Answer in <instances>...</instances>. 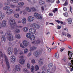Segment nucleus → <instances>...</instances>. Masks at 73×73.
<instances>
[{
  "label": "nucleus",
  "mask_w": 73,
  "mask_h": 73,
  "mask_svg": "<svg viewBox=\"0 0 73 73\" xmlns=\"http://www.w3.org/2000/svg\"><path fill=\"white\" fill-rule=\"evenodd\" d=\"M19 62L21 65H24L25 64V60L24 59H20L19 60Z\"/></svg>",
  "instance_id": "nucleus-15"
},
{
  "label": "nucleus",
  "mask_w": 73,
  "mask_h": 73,
  "mask_svg": "<svg viewBox=\"0 0 73 73\" xmlns=\"http://www.w3.org/2000/svg\"><path fill=\"white\" fill-rule=\"evenodd\" d=\"M37 49V46H33L31 47L30 48V51L31 52H33V50H36Z\"/></svg>",
  "instance_id": "nucleus-14"
},
{
  "label": "nucleus",
  "mask_w": 73,
  "mask_h": 73,
  "mask_svg": "<svg viewBox=\"0 0 73 73\" xmlns=\"http://www.w3.org/2000/svg\"><path fill=\"white\" fill-rule=\"evenodd\" d=\"M18 50L17 48H15L14 49V53L15 56H17L18 54Z\"/></svg>",
  "instance_id": "nucleus-19"
},
{
  "label": "nucleus",
  "mask_w": 73,
  "mask_h": 73,
  "mask_svg": "<svg viewBox=\"0 0 73 73\" xmlns=\"http://www.w3.org/2000/svg\"><path fill=\"white\" fill-rule=\"evenodd\" d=\"M31 9L32 11H36V9L35 7H33L31 8Z\"/></svg>",
  "instance_id": "nucleus-53"
},
{
  "label": "nucleus",
  "mask_w": 73,
  "mask_h": 73,
  "mask_svg": "<svg viewBox=\"0 0 73 73\" xmlns=\"http://www.w3.org/2000/svg\"><path fill=\"white\" fill-rule=\"evenodd\" d=\"M25 9L26 10V11H28V12H30L31 11V9H30V8H29V7H27Z\"/></svg>",
  "instance_id": "nucleus-33"
},
{
  "label": "nucleus",
  "mask_w": 73,
  "mask_h": 73,
  "mask_svg": "<svg viewBox=\"0 0 73 73\" xmlns=\"http://www.w3.org/2000/svg\"><path fill=\"white\" fill-rule=\"evenodd\" d=\"M29 39H30V40H34L35 39V36H34V35H31Z\"/></svg>",
  "instance_id": "nucleus-25"
},
{
  "label": "nucleus",
  "mask_w": 73,
  "mask_h": 73,
  "mask_svg": "<svg viewBox=\"0 0 73 73\" xmlns=\"http://www.w3.org/2000/svg\"><path fill=\"white\" fill-rule=\"evenodd\" d=\"M41 42V40H40V39H38L36 40V44H40Z\"/></svg>",
  "instance_id": "nucleus-41"
},
{
  "label": "nucleus",
  "mask_w": 73,
  "mask_h": 73,
  "mask_svg": "<svg viewBox=\"0 0 73 73\" xmlns=\"http://www.w3.org/2000/svg\"><path fill=\"white\" fill-rule=\"evenodd\" d=\"M9 23L11 26V29H13L16 26L15 20L13 19H11L9 20Z\"/></svg>",
  "instance_id": "nucleus-3"
},
{
  "label": "nucleus",
  "mask_w": 73,
  "mask_h": 73,
  "mask_svg": "<svg viewBox=\"0 0 73 73\" xmlns=\"http://www.w3.org/2000/svg\"><path fill=\"white\" fill-rule=\"evenodd\" d=\"M42 52V50H41L40 51H38L37 50L34 52L33 53V55L36 57V58H37V57H38L40 56L41 55V53Z\"/></svg>",
  "instance_id": "nucleus-4"
},
{
  "label": "nucleus",
  "mask_w": 73,
  "mask_h": 73,
  "mask_svg": "<svg viewBox=\"0 0 73 73\" xmlns=\"http://www.w3.org/2000/svg\"><path fill=\"white\" fill-rule=\"evenodd\" d=\"M62 34L64 36H66V33L65 32L62 33Z\"/></svg>",
  "instance_id": "nucleus-62"
},
{
  "label": "nucleus",
  "mask_w": 73,
  "mask_h": 73,
  "mask_svg": "<svg viewBox=\"0 0 73 73\" xmlns=\"http://www.w3.org/2000/svg\"><path fill=\"white\" fill-rule=\"evenodd\" d=\"M14 16L16 18H18L19 17V14H17L16 13H15L14 14Z\"/></svg>",
  "instance_id": "nucleus-36"
},
{
  "label": "nucleus",
  "mask_w": 73,
  "mask_h": 73,
  "mask_svg": "<svg viewBox=\"0 0 73 73\" xmlns=\"http://www.w3.org/2000/svg\"><path fill=\"white\" fill-rule=\"evenodd\" d=\"M56 71V66H54L52 69V72H55Z\"/></svg>",
  "instance_id": "nucleus-23"
},
{
  "label": "nucleus",
  "mask_w": 73,
  "mask_h": 73,
  "mask_svg": "<svg viewBox=\"0 0 73 73\" xmlns=\"http://www.w3.org/2000/svg\"><path fill=\"white\" fill-rule=\"evenodd\" d=\"M50 69H47L46 71V73H50Z\"/></svg>",
  "instance_id": "nucleus-51"
},
{
  "label": "nucleus",
  "mask_w": 73,
  "mask_h": 73,
  "mask_svg": "<svg viewBox=\"0 0 73 73\" xmlns=\"http://www.w3.org/2000/svg\"><path fill=\"white\" fill-rule=\"evenodd\" d=\"M27 69H29L31 68V65L29 63H27Z\"/></svg>",
  "instance_id": "nucleus-42"
},
{
  "label": "nucleus",
  "mask_w": 73,
  "mask_h": 73,
  "mask_svg": "<svg viewBox=\"0 0 73 73\" xmlns=\"http://www.w3.org/2000/svg\"><path fill=\"white\" fill-rule=\"evenodd\" d=\"M3 58H2V60H1V64L2 65L3 68H4L5 65H4V64H3Z\"/></svg>",
  "instance_id": "nucleus-45"
},
{
  "label": "nucleus",
  "mask_w": 73,
  "mask_h": 73,
  "mask_svg": "<svg viewBox=\"0 0 73 73\" xmlns=\"http://www.w3.org/2000/svg\"><path fill=\"white\" fill-rule=\"evenodd\" d=\"M23 43V45L26 47H27L29 45V42L27 40H24Z\"/></svg>",
  "instance_id": "nucleus-11"
},
{
  "label": "nucleus",
  "mask_w": 73,
  "mask_h": 73,
  "mask_svg": "<svg viewBox=\"0 0 73 73\" xmlns=\"http://www.w3.org/2000/svg\"><path fill=\"white\" fill-rule=\"evenodd\" d=\"M7 25V22L5 20L3 21L2 23V26L3 27H5Z\"/></svg>",
  "instance_id": "nucleus-18"
},
{
  "label": "nucleus",
  "mask_w": 73,
  "mask_h": 73,
  "mask_svg": "<svg viewBox=\"0 0 73 73\" xmlns=\"http://www.w3.org/2000/svg\"><path fill=\"white\" fill-rule=\"evenodd\" d=\"M55 57L57 58V59H58V58H59V56L58 53H56L55 54Z\"/></svg>",
  "instance_id": "nucleus-40"
},
{
  "label": "nucleus",
  "mask_w": 73,
  "mask_h": 73,
  "mask_svg": "<svg viewBox=\"0 0 73 73\" xmlns=\"http://www.w3.org/2000/svg\"><path fill=\"white\" fill-rule=\"evenodd\" d=\"M17 12H19V11H20V9L18 8V9H16L15 10Z\"/></svg>",
  "instance_id": "nucleus-59"
},
{
  "label": "nucleus",
  "mask_w": 73,
  "mask_h": 73,
  "mask_svg": "<svg viewBox=\"0 0 73 73\" xmlns=\"http://www.w3.org/2000/svg\"><path fill=\"white\" fill-rule=\"evenodd\" d=\"M20 46L21 48H25V47L23 46L22 44H20Z\"/></svg>",
  "instance_id": "nucleus-55"
},
{
  "label": "nucleus",
  "mask_w": 73,
  "mask_h": 73,
  "mask_svg": "<svg viewBox=\"0 0 73 73\" xmlns=\"http://www.w3.org/2000/svg\"><path fill=\"white\" fill-rule=\"evenodd\" d=\"M17 27L19 28H23V26L21 25H19L17 26Z\"/></svg>",
  "instance_id": "nucleus-63"
},
{
  "label": "nucleus",
  "mask_w": 73,
  "mask_h": 73,
  "mask_svg": "<svg viewBox=\"0 0 73 73\" xmlns=\"http://www.w3.org/2000/svg\"><path fill=\"white\" fill-rule=\"evenodd\" d=\"M31 62L32 64H35V60L34 59H32L31 61Z\"/></svg>",
  "instance_id": "nucleus-52"
},
{
  "label": "nucleus",
  "mask_w": 73,
  "mask_h": 73,
  "mask_svg": "<svg viewBox=\"0 0 73 73\" xmlns=\"http://www.w3.org/2000/svg\"><path fill=\"white\" fill-rule=\"evenodd\" d=\"M15 69L16 71H18V72H20V71H21V70L20 66L17 65L15 66Z\"/></svg>",
  "instance_id": "nucleus-13"
},
{
  "label": "nucleus",
  "mask_w": 73,
  "mask_h": 73,
  "mask_svg": "<svg viewBox=\"0 0 73 73\" xmlns=\"http://www.w3.org/2000/svg\"><path fill=\"white\" fill-rule=\"evenodd\" d=\"M10 6L11 8H16V6L14 5H11Z\"/></svg>",
  "instance_id": "nucleus-54"
},
{
  "label": "nucleus",
  "mask_w": 73,
  "mask_h": 73,
  "mask_svg": "<svg viewBox=\"0 0 73 73\" xmlns=\"http://www.w3.org/2000/svg\"><path fill=\"white\" fill-rule=\"evenodd\" d=\"M68 55L69 56V59L71 60L72 58V52L68 51Z\"/></svg>",
  "instance_id": "nucleus-16"
},
{
  "label": "nucleus",
  "mask_w": 73,
  "mask_h": 73,
  "mask_svg": "<svg viewBox=\"0 0 73 73\" xmlns=\"http://www.w3.org/2000/svg\"><path fill=\"white\" fill-rule=\"evenodd\" d=\"M32 52L29 53L28 55H27V56L28 57H29V56H31V55H32Z\"/></svg>",
  "instance_id": "nucleus-58"
},
{
  "label": "nucleus",
  "mask_w": 73,
  "mask_h": 73,
  "mask_svg": "<svg viewBox=\"0 0 73 73\" xmlns=\"http://www.w3.org/2000/svg\"><path fill=\"white\" fill-rule=\"evenodd\" d=\"M15 37L19 39L21 37H20V35L17 34L15 35Z\"/></svg>",
  "instance_id": "nucleus-29"
},
{
  "label": "nucleus",
  "mask_w": 73,
  "mask_h": 73,
  "mask_svg": "<svg viewBox=\"0 0 73 73\" xmlns=\"http://www.w3.org/2000/svg\"><path fill=\"white\" fill-rule=\"evenodd\" d=\"M5 15L3 13H0V19H3L4 18Z\"/></svg>",
  "instance_id": "nucleus-22"
},
{
  "label": "nucleus",
  "mask_w": 73,
  "mask_h": 73,
  "mask_svg": "<svg viewBox=\"0 0 73 73\" xmlns=\"http://www.w3.org/2000/svg\"><path fill=\"white\" fill-rule=\"evenodd\" d=\"M10 61L11 62H15L16 61V58L14 55H12L10 58Z\"/></svg>",
  "instance_id": "nucleus-7"
},
{
  "label": "nucleus",
  "mask_w": 73,
  "mask_h": 73,
  "mask_svg": "<svg viewBox=\"0 0 73 73\" xmlns=\"http://www.w3.org/2000/svg\"><path fill=\"white\" fill-rule=\"evenodd\" d=\"M39 3L40 5H44V4H45V3L44 2L41 0H40L39 1Z\"/></svg>",
  "instance_id": "nucleus-32"
},
{
  "label": "nucleus",
  "mask_w": 73,
  "mask_h": 73,
  "mask_svg": "<svg viewBox=\"0 0 73 73\" xmlns=\"http://www.w3.org/2000/svg\"><path fill=\"white\" fill-rule=\"evenodd\" d=\"M28 19H35V18L32 16H30L28 17Z\"/></svg>",
  "instance_id": "nucleus-61"
},
{
  "label": "nucleus",
  "mask_w": 73,
  "mask_h": 73,
  "mask_svg": "<svg viewBox=\"0 0 73 73\" xmlns=\"http://www.w3.org/2000/svg\"><path fill=\"white\" fill-rule=\"evenodd\" d=\"M68 65L70 67V71H73V60H71V63H69L68 64Z\"/></svg>",
  "instance_id": "nucleus-10"
},
{
  "label": "nucleus",
  "mask_w": 73,
  "mask_h": 73,
  "mask_svg": "<svg viewBox=\"0 0 73 73\" xmlns=\"http://www.w3.org/2000/svg\"><path fill=\"white\" fill-rule=\"evenodd\" d=\"M20 30L19 29H17L15 30V32L17 33L20 32Z\"/></svg>",
  "instance_id": "nucleus-43"
},
{
  "label": "nucleus",
  "mask_w": 73,
  "mask_h": 73,
  "mask_svg": "<svg viewBox=\"0 0 73 73\" xmlns=\"http://www.w3.org/2000/svg\"><path fill=\"white\" fill-rule=\"evenodd\" d=\"M34 20V19H28V21H29L31 22V21H33Z\"/></svg>",
  "instance_id": "nucleus-46"
},
{
  "label": "nucleus",
  "mask_w": 73,
  "mask_h": 73,
  "mask_svg": "<svg viewBox=\"0 0 73 73\" xmlns=\"http://www.w3.org/2000/svg\"><path fill=\"white\" fill-rule=\"evenodd\" d=\"M28 51V49L27 48H26L24 50V53H27Z\"/></svg>",
  "instance_id": "nucleus-48"
},
{
  "label": "nucleus",
  "mask_w": 73,
  "mask_h": 73,
  "mask_svg": "<svg viewBox=\"0 0 73 73\" xmlns=\"http://www.w3.org/2000/svg\"><path fill=\"white\" fill-rule=\"evenodd\" d=\"M63 15L65 17H68V16H69V14H68V13L67 12L63 13Z\"/></svg>",
  "instance_id": "nucleus-31"
},
{
  "label": "nucleus",
  "mask_w": 73,
  "mask_h": 73,
  "mask_svg": "<svg viewBox=\"0 0 73 73\" xmlns=\"http://www.w3.org/2000/svg\"><path fill=\"white\" fill-rule=\"evenodd\" d=\"M24 58V57L23 56H19L20 59H23V58Z\"/></svg>",
  "instance_id": "nucleus-60"
},
{
  "label": "nucleus",
  "mask_w": 73,
  "mask_h": 73,
  "mask_svg": "<svg viewBox=\"0 0 73 73\" xmlns=\"http://www.w3.org/2000/svg\"><path fill=\"white\" fill-rule=\"evenodd\" d=\"M67 36L68 38H70L71 37V35L69 34H67Z\"/></svg>",
  "instance_id": "nucleus-57"
},
{
  "label": "nucleus",
  "mask_w": 73,
  "mask_h": 73,
  "mask_svg": "<svg viewBox=\"0 0 73 73\" xmlns=\"http://www.w3.org/2000/svg\"><path fill=\"white\" fill-rule=\"evenodd\" d=\"M32 34H31L28 33H27L26 34V37L27 38H31V36H32Z\"/></svg>",
  "instance_id": "nucleus-20"
},
{
  "label": "nucleus",
  "mask_w": 73,
  "mask_h": 73,
  "mask_svg": "<svg viewBox=\"0 0 73 73\" xmlns=\"http://www.w3.org/2000/svg\"><path fill=\"white\" fill-rule=\"evenodd\" d=\"M7 52L9 55H12L13 53L12 48L10 47H8L7 49Z\"/></svg>",
  "instance_id": "nucleus-9"
},
{
  "label": "nucleus",
  "mask_w": 73,
  "mask_h": 73,
  "mask_svg": "<svg viewBox=\"0 0 73 73\" xmlns=\"http://www.w3.org/2000/svg\"><path fill=\"white\" fill-rule=\"evenodd\" d=\"M23 71L24 73H27V72L28 70L26 68H23Z\"/></svg>",
  "instance_id": "nucleus-38"
},
{
  "label": "nucleus",
  "mask_w": 73,
  "mask_h": 73,
  "mask_svg": "<svg viewBox=\"0 0 73 73\" xmlns=\"http://www.w3.org/2000/svg\"><path fill=\"white\" fill-rule=\"evenodd\" d=\"M63 9L64 11H65V12H66V11H67V9L66 8L64 7L63 8Z\"/></svg>",
  "instance_id": "nucleus-56"
},
{
  "label": "nucleus",
  "mask_w": 73,
  "mask_h": 73,
  "mask_svg": "<svg viewBox=\"0 0 73 73\" xmlns=\"http://www.w3.org/2000/svg\"><path fill=\"white\" fill-rule=\"evenodd\" d=\"M62 61L64 62H65L66 61V57H64L62 60Z\"/></svg>",
  "instance_id": "nucleus-47"
},
{
  "label": "nucleus",
  "mask_w": 73,
  "mask_h": 73,
  "mask_svg": "<svg viewBox=\"0 0 73 73\" xmlns=\"http://www.w3.org/2000/svg\"><path fill=\"white\" fill-rule=\"evenodd\" d=\"M27 21V20L25 19H23L22 20V22L23 24H25Z\"/></svg>",
  "instance_id": "nucleus-37"
},
{
  "label": "nucleus",
  "mask_w": 73,
  "mask_h": 73,
  "mask_svg": "<svg viewBox=\"0 0 73 73\" xmlns=\"http://www.w3.org/2000/svg\"><path fill=\"white\" fill-rule=\"evenodd\" d=\"M68 23L69 24H72V19H68Z\"/></svg>",
  "instance_id": "nucleus-24"
},
{
  "label": "nucleus",
  "mask_w": 73,
  "mask_h": 73,
  "mask_svg": "<svg viewBox=\"0 0 73 73\" xmlns=\"http://www.w3.org/2000/svg\"><path fill=\"white\" fill-rule=\"evenodd\" d=\"M31 72L33 73H34L35 72V69H34V66H32L31 68Z\"/></svg>",
  "instance_id": "nucleus-26"
},
{
  "label": "nucleus",
  "mask_w": 73,
  "mask_h": 73,
  "mask_svg": "<svg viewBox=\"0 0 73 73\" xmlns=\"http://www.w3.org/2000/svg\"><path fill=\"white\" fill-rule=\"evenodd\" d=\"M5 35H7L8 37V40L10 41L14 40L13 39V35H12L11 31L10 30H8L7 31V33L5 34Z\"/></svg>",
  "instance_id": "nucleus-2"
},
{
  "label": "nucleus",
  "mask_w": 73,
  "mask_h": 73,
  "mask_svg": "<svg viewBox=\"0 0 73 73\" xmlns=\"http://www.w3.org/2000/svg\"><path fill=\"white\" fill-rule=\"evenodd\" d=\"M68 1H66L63 4L64 6H66V5H68Z\"/></svg>",
  "instance_id": "nucleus-50"
},
{
  "label": "nucleus",
  "mask_w": 73,
  "mask_h": 73,
  "mask_svg": "<svg viewBox=\"0 0 73 73\" xmlns=\"http://www.w3.org/2000/svg\"><path fill=\"white\" fill-rule=\"evenodd\" d=\"M34 15L36 19H42V16L40 14H38L37 13H35Z\"/></svg>",
  "instance_id": "nucleus-6"
},
{
  "label": "nucleus",
  "mask_w": 73,
  "mask_h": 73,
  "mask_svg": "<svg viewBox=\"0 0 73 73\" xmlns=\"http://www.w3.org/2000/svg\"><path fill=\"white\" fill-rule=\"evenodd\" d=\"M43 61L41 58H40L38 60V64L40 66H42L43 65Z\"/></svg>",
  "instance_id": "nucleus-17"
},
{
  "label": "nucleus",
  "mask_w": 73,
  "mask_h": 73,
  "mask_svg": "<svg viewBox=\"0 0 73 73\" xmlns=\"http://www.w3.org/2000/svg\"><path fill=\"white\" fill-rule=\"evenodd\" d=\"M13 11L12 9H10L7 10L6 12V13L7 15H11L13 13Z\"/></svg>",
  "instance_id": "nucleus-12"
},
{
  "label": "nucleus",
  "mask_w": 73,
  "mask_h": 73,
  "mask_svg": "<svg viewBox=\"0 0 73 73\" xmlns=\"http://www.w3.org/2000/svg\"><path fill=\"white\" fill-rule=\"evenodd\" d=\"M0 56L1 57H4L5 58L7 69L9 70L10 69V65H9V63L8 62V59L7 57L4 53V52H2V51H1L0 52Z\"/></svg>",
  "instance_id": "nucleus-1"
},
{
  "label": "nucleus",
  "mask_w": 73,
  "mask_h": 73,
  "mask_svg": "<svg viewBox=\"0 0 73 73\" xmlns=\"http://www.w3.org/2000/svg\"><path fill=\"white\" fill-rule=\"evenodd\" d=\"M31 26L33 28H36V29H39L40 28V26L38 25L35 23H33L31 24Z\"/></svg>",
  "instance_id": "nucleus-8"
},
{
  "label": "nucleus",
  "mask_w": 73,
  "mask_h": 73,
  "mask_svg": "<svg viewBox=\"0 0 73 73\" xmlns=\"http://www.w3.org/2000/svg\"><path fill=\"white\" fill-rule=\"evenodd\" d=\"M41 70L43 71H46V66H44L42 68Z\"/></svg>",
  "instance_id": "nucleus-27"
},
{
  "label": "nucleus",
  "mask_w": 73,
  "mask_h": 73,
  "mask_svg": "<svg viewBox=\"0 0 73 73\" xmlns=\"http://www.w3.org/2000/svg\"><path fill=\"white\" fill-rule=\"evenodd\" d=\"M35 71H37L39 69V67L37 65H36L35 66Z\"/></svg>",
  "instance_id": "nucleus-35"
},
{
  "label": "nucleus",
  "mask_w": 73,
  "mask_h": 73,
  "mask_svg": "<svg viewBox=\"0 0 73 73\" xmlns=\"http://www.w3.org/2000/svg\"><path fill=\"white\" fill-rule=\"evenodd\" d=\"M33 28H31L29 30V32L31 34H33Z\"/></svg>",
  "instance_id": "nucleus-39"
},
{
  "label": "nucleus",
  "mask_w": 73,
  "mask_h": 73,
  "mask_svg": "<svg viewBox=\"0 0 73 73\" xmlns=\"http://www.w3.org/2000/svg\"><path fill=\"white\" fill-rule=\"evenodd\" d=\"M36 33V29L33 28V34H35Z\"/></svg>",
  "instance_id": "nucleus-49"
},
{
  "label": "nucleus",
  "mask_w": 73,
  "mask_h": 73,
  "mask_svg": "<svg viewBox=\"0 0 73 73\" xmlns=\"http://www.w3.org/2000/svg\"><path fill=\"white\" fill-rule=\"evenodd\" d=\"M11 1L15 3H18L19 1V0H7V2L5 3L4 5H9V4H10V2H11Z\"/></svg>",
  "instance_id": "nucleus-5"
},
{
  "label": "nucleus",
  "mask_w": 73,
  "mask_h": 73,
  "mask_svg": "<svg viewBox=\"0 0 73 73\" xmlns=\"http://www.w3.org/2000/svg\"><path fill=\"white\" fill-rule=\"evenodd\" d=\"M24 4V3L23 2H21L18 3V5H22L23 6Z\"/></svg>",
  "instance_id": "nucleus-44"
},
{
  "label": "nucleus",
  "mask_w": 73,
  "mask_h": 73,
  "mask_svg": "<svg viewBox=\"0 0 73 73\" xmlns=\"http://www.w3.org/2000/svg\"><path fill=\"white\" fill-rule=\"evenodd\" d=\"M53 64L51 63L48 64V68H51V67L53 66Z\"/></svg>",
  "instance_id": "nucleus-34"
},
{
  "label": "nucleus",
  "mask_w": 73,
  "mask_h": 73,
  "mask_svg": "<svg viewBox=\"0 0 73 73\" xmlns=\"http://www.w3.org/2000/svg\"><path fill=\"white\" fill-rule=\"evenodd\" d=\"M57 29H60V28H61V26H59L58 25H57Z\"/></svg>",
  "instance_id": "nucleus-64"
},
{
  "label": "nucleus",
  "mask_w": 73,
  "mask_h": 73,
  "mask_svg": "<svg viewBox=\"0 0 73 73\" xmlns=\"http://www.w3.org/2000/svg\"><path fill=\"white\" fill-rule=\"evenodd\" d=\"M6 41V38H5V35H3L2 36L1 38V41Z\"/></svg>",
  "instance_id": "nucleus-21"
},
{
  "label": "nucleus",
  "mask_w": 73,
  "mask_h": 73,
  "mask_svg": "<svg viewBox=\"0 0 73 73\" xmlns=\"http://www.w3.org/2000/svg\"><path fill=\"white\" fill-rule=\"evenodd\" d=\"M23 30L24 32H27L28 31V28L27 27H24L23 28Z\"/></svg>",
  "instance_id": "nucleus-28"
},
{
  "label": "nucleus",
  "mask_w": 73,
  "mask_h": 73,
  "mask_svg": "<svg viewBox=\"0 0 73 73\" xmlns=\"http://www.w3.org/2000/svg\"><path fill=\"white\" fill-rule=\"evenodd\" d=\"M9 8H10L9 7L6 6L3 8V9L4 10H5V11H7V10L9 9Z\"/></svg>",
  "instance_id": "nucleus-30"
}]
</instances>
